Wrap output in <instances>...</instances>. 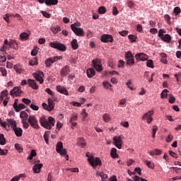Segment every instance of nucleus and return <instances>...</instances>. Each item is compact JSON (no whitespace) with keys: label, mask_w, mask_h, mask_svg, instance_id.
Returning a JSON list of instances; mask_svg holds the SVG:
<instances>
[{"label":"nucleus","mask_w":181,"mask_h":181,"mask_svg":"<svg viewBox=\"0 0 181 181\" xmlns=\"http://www.w3.org/2000/svg\"><path fill=\"white\" fill-rule=\"evenodd\" d=\"M40 124L43 128H46V116L42 115L40 117Z\"/></svg>","instance_id":"27"},{"label":"nucleus","mask_w":181,"mask_h":181,"mask_svg":"<svg viewBox=\"0 0 181 181\" xmlns=\"http://www.w3.org/2000/svg\"><path fill=\"white\" fill-rule=\"evenodd\" d=\"M71 45L74 50H77V49H78V42H77V40L76 39H74L71 42Z\"/></svg>","instance_id":"29"},{"label":"nucleus","mask_w":181,"mask_h":181,"mask_svg":"<svg viewBox=\"0 0 181 181\" xmlns=\"http://www.w3.org/2000/svg\"><path fill=\"white\" fill-rule=\"evenodd\" d=\"M161 40L166 43H170V41L172 40V37H170V35L168 34H165L164 35V36L161 37Z\"/></svg>","instance_id":"25"},{"label":"nucleus","mask_w":181,"mask_h":181,"mask_svg":"<svg viewBox=\"0 0 181 181\" xmlns=\"http://www.w3.org/2000/svg\"><path fill=\"white\" fill-rule=\"evenodd\" d=\"M135 59L137 62H145L148 60V55L144 53H139L135 55Z\"/></svg>","instance_id":"14"},{"label":"nucleus","mask_w":181,"mask_h":181,"mask_svg":"<svg viewBox=\"0 0 181 181\" xmlns=\"http://www.w3.org/2000/svg\"><path fill=\"white\" fill-rule=\"evenodd\" d=\"M30 107L32 108L33 110V111H38L39 110V106L32 103L30 105Z\"/></svg>","instance_id":"57"},{"label":"nucleus","mask_w":181,"mask_h":181,"mask_svg":"<svg viewBox=\"0 0 181 181\" xmlns=\"http://www.w3.org/2000/svg\"><path fill=\"white\" fill-rule=\"evenodd\" d=\"M5 144H6V140L5 139L4 134H0V145H5Z\"/></svg>","instance_id":"41"},{"label":"nucleus","mask_w":181,"mask_h":181,"mask_svg":"<svg viewBox=\"0 0 181 181\" xmlns=\"http://www.w3.org/2000/svg\"><path fill=\"white\" fill-rule=\"evenodd\" d=\"M26 108V106L25 105L20 103L19 105H17L15 107L14 110L16 112H19L21 110H25Z\"/></svg>","instance_id":"28"},{"label":"nucleus","mask_w":181,"mask_h":181,"mask_svg":"<svg viewBox=\"0 0 181 181\" xmlns=\"http://www.w3.org/2000/svg\"><path fill=\"white\" fill-rule=\"evenodd\" d=\"M126 63L127 66H134V64H135V60L134 59V58L126 59Z\"/></svg>","instance_id":"40"},{"label":"nucleus","mask_w":181,"mask_h":181,"mask_svg":"<svg viewBox=\"0 0 181 181\" xmlns=\"http://www.w3.org/2000/svg\"><path fill=\"white\" fill-rule=\"evenodd\" d=\"M47 103L48 105H46V111H49V112H50L54 110V105H56V103L52 98H49L47 99Z\"/></svg>","instance_id":"7"},{"label":"nucleus","mask_w":181,"mask_h":181,"mask_svg":"<svg viewBox=\"0 0 181 181\" xmlns=\"http://www.w3.org/2000/svg\"><path fill=\"white\" fill-rule=\"evenodd\" d=\"M129 59H134V55H132V53L129 51L125 54V59L128 60Z\"/></svg>","instance_id":"43"},{"label":"nucleus","mask_w":181,"mask_h":181,"mask_svg":"<svg viewBox=\"0 0 181 181\" xmlns=\"http://www.w3.org/2000/svg\"><path fill=\"white\" fill-rule=\"evenodd\" d=\"M23 93L21 88L18 87L14 88L12 90H11L10 94L11 95L16 96V97H19L21 94Z\"/></svg>","instance_id":"16"},{"label":"nucleus","mask_w":181,"mask_h":181,"mask_svg":"<svg viewBox=\"0 0 181 181\" xmlns=\"http://www.w3.org/2000/svg\"><path fill=\"white\" fill-rule=\"evenodd\" d=\"M157 131H158V126L154 125V126L153 127V131H152V132H153L152 137H153V138H155V135H156Z\"/></svg>","instance_id":"53"},{"label":"nucleus","mask_w":181,"mask_h":181,"mask_svg":"<svg viewBox=\"0 0 181 181\" xmlns=\"http://www.w3.org/2000/svg\"><path fill=\"white\" fill-rule=\"evenodd\" d=\"M29 124L31 127H34L35 129H39V124H37V120L34 116H30L28 119Z\"/></svg>","instance_id":"10"},{"label":"nucleus","mask_w":181,"mask_h":181,"mask_svg":"<svg viewBox=\"0 0 181 181\" xmlns=\"http://www.w3.org/2000/svg\"><path fill=\"white\" fill-rule=\"evenodd\" d=\"M59 4V0H46V5L49 6L52 5H57Z\"/></svg>","instance_id":"30"},{"label":"nucleus","mask_w":181,"mask_h":181,"mask_svg":"<svg viewBox=\"0 0 181 181\" xmlns=\"http://www.w3.org/2000/svg\"><path fill=\"white\" fill-rule=\"evenodd\" d=\"M45 74H43V71H39L37 73L33 74V77L37 80V81H39L40 84L43 83V77Z\"/></svg>","instance_id":"12"},{"label":"nucleus","mask_w":181,"mask_h":181,"mask_svg":"<svg viewBox=\"0 0 181 181\" xmlns=\"http://www.w3.org/2000/svg\"><path fill=\"white\" fill-rule=\"evenodd\" d=\"M78 117L77 113H74L71 115L70 120H69V123L71 124L72 127H76L77 126V123L74 121H76V119H78Z\"/></svg>","instance_id":"17"},{"label":"nucleus","mask_w":181,"mask_h":181,"mask_svg":"<svg viewBox=\"0 0 181 181\" xmlns=\"http://www.w3.org/2000/svg\"><path fill=\"white\" fill-rule=\"evenodd\" d=\"M110 155L112 158H117L118 154H117V148H112L110 151Z\"/></svg>","instance_id":"39"},{"label":"nucleus","mask_w":181,"mask_h":181,"mask_svg":"<svg viewBox=\"0 0 181 181\" xmlns=\"http://www.w3.org/2000/svg\"><path fill=\"white\" fill-rule=\"evenodd\" d=\"M56 151L57 153H60L62 156H64V155H67V150L66 148H63V142L59 141L57 144Z\"/></svg>","instance_id":"3"},{"label":"nucleus","mask_w":181,"mask_h":181,"mask_svg":"<svg viewBox=\"0 0 181 181\" xmlns=\"http://www.w3.org/2000/svg\"><path fill=\"white\" fill-rule=\"evenodd\" d=\"M153 115V110H150L148 112L145 113L141 117L142 119H147L148 124H151L153 121L152 116Z\"/></svg>","instance_id":"9"},{"label":"nucleus","mask_w":181,"mask_h":181,"mask_svg":"<svg viewBox=\"0 0 181 181\" xmlns=\"http://www.w3.org/2000/svg\"><path fill=\"white\" fill-rule=\"evenodd\" d=\"M36 151L35 150H31L30 156L27 158V159H29L30 160H32L35 156H36Z\"/></svg>","instance_id":"38"},{"label":"nucleus","mask_w":181,"mask_h":181,"mask_svg":"<svg viewBox=\"0 0 181 181\" xmlns=\"http://www.w3.org/2000/svg\"><path fill=\"white\" fill-rule=\"evenodd\" d=\"M37 65V58L35 57L34 59L30 61V66H36Z\"/></svg>","instance_id":"44"},{"label":"nucleus","mask_w":181,"mask_h":181,"mask_svg":"<svg viewBox=\"0 0 181 181\" xmlns=\"http://www.w3.org/2000/svg\"><path fill=\"white\" fill-rule=\"evenodd\" d=\"M163 33H166V31H165L163 29H160L158 31V37L162 39L163 37Z\"/></svg>","instance_id":"56"},{"label":"nucleus","mask_w":181,"mask_h":181,"mask_svg":"<svg viewBox=\"0 0 181 181\" xmlns=\"http://www.w3.org/2000/svg\"><path fill=\"white\" fill-rule=\"evenodd\" d=\"M39 48L37 47H34L33 50L31 51V56H36L37 54V52Z\"/></svg>","instance_id":"45"},{"label":"nucleus","mask_w":181,"mask_h":181,"mask_svg":"<svg viewBox=\"0 0 181 181\" xmlns=\"http://www.w3.org/2000/svg\"><path fill=\"white\" fill-rule=\"evenodd\" d=\"M168 93H169V90H168V89H164L160 94L161 98H165H165H167Z\"/></svg>","instance_id":"42"},{"label":"nucleus","mask_w":181,"mask_h":181,"mask_svg":"<svg viewBox=\"0 0 181 181\" xmlns=\"http://www.w3.org/2000/svg\"><path fill=\"white\" fill-rule=\"evenodd\" d=\"M71 29L76 36H83L84 35V30L81 28H77L76 24H71Z\"/></svg>","instance_id":"4"},{"label":"nucleus","mask_w":181,"mask_h":181,"mask_svg":"<svg viewBox=\"0 0 181 181\" xmlns=\"http://www.w3.org/2000/svg\"><path fill=\"white\" fill-rule=\"evenodd\" d=\"M7 153H8V150H6V149L3 150V149L0 148V155L5 156Z\"/></svg>","instance_id":"64"},{"label":"nucleus","mask_w":181,"mask_h":181,"mask_svg":"<svg viewBox=\"0 0 181 181\" xmlns=\"http://www.w3.org/2000/svg\"><path fill=\"white\" fill-rule=\"evenodd\" d=\"M173 140V136H172V134H169L166 139V142L169 144V142H172Z\"/></svg>","instance_id":"63"},{"label":"nucleus","mask_w":181,"mask_h":181,"mask_svg":"<svg viewBox=\"0 0 181 181\" xmlns=\"http://www.w3.org/2000/svg\"><path fill=\"white\" fill-rule=\"evenodd\" d=\"M20 39L21 40H28L29 39V34L26 33H23L20 35Z\"/></svg>","instance_id":"36"},{"label":"nucleus","mask_w":181,"mask_h":181,"mask_svg":"<svg viewBox=\"0 0 181 181\" xmlns=\"http://www.w3.org/2000/svg\"><path fill=\"white\" fill-rule=\"evenodd\" d=\"M22 102L25 103L26 105H29V104H30V103H32V100H30V99L28 98H23Z\"/></svg>","instance_id":"59"},{"label":"nucleus","mask_w":181,"mask_h":181,"mask_svg":"<svg viewBox=\"0 0 181 181\" xmlns=\"http://www.w3.org/2000/svg\"><path fill=\"white\" fill-rule=\"evenodd\" d=\"M86 157L88 158V162H89L90 165H91L92 168H97V166H101L103 165V163L101 162V160L100 158H94L93 156L90 157V153H86Z\"/></svg>","instance_id":"1"},{"label":"nucleus","mask_w":181,"mask_h":181,"mask_svg":"<svg viewBox=\"0 0 181 181\" xmlns=\"http://www.w3.org/2000/svg\"><path fill=\"white\" fill-rule=\"evenodd\" d=\"M92 66L97 71H103V65H101V60L95 59L92 61Z\"/></svg>","instance_id":"5"},{"label":"nucleus","mask_w":181,"mask_h":181,"mask_svg":"<svg viewBox=\"0 0 181 181\" xmlns=\"http://www.w3.org/2000/svg\"><path fill=\"white\" fill-rule=\"evenodd\" d=\"M22 124L23 125V128L28 129L29 128V123L26 122V120H22Z\"/></svg>","instance_id":"60"},{"label":"nucleus","mask_w":181,"mask_h":181,"mask_svg":"<svg viewBox=\"0 0 181 181\" xmlns=\"http://www.w3.org/2000/svg\"><path fill=\"white\" fill-rule=\"evenodd\" d=\"M101 42H103V43H112V42H114V38L112 37V35H108V34H103L101 36V39H100Z\"/></svg>","instance_id":"6"},{"label":"nucleus","mask_w":181,"mask_h":181,"mask_svg":"<svg viewBox=\"0 0 181 181\" xmlns=\"http://www.w3.org/2000/svg\"><path fill=\"white\" fill-rule=\"evenodd\" d=\"M57 90L58 91V93H60L61 94L69 95V91L67 90V89H66V88L63 86H57Z\"/></svg>","instance_id":"20"},{"label":"nucleus","mask_w":181,"mask_h":181,"mask_svg":"<svg viewBox=\"0 0 181 181\" xmlns=\"http://www.w3.org/2000/svg\"><path fill=\"white\" fill-rule=\"evenodd\" d=\"M7 122L9 123V125H11L12 129H13L14 128H16V122L12 119H7Z\"/></svg>","instance_id":"31"},{"label":"nucleus","mask_w":181,"mask_h":181,"mask_svg":"<svg viewBox=\"0 0 181 181\" xmlns=\"http://www.w3.org/2000/svg\"><path fill=\"white\" fill-rule=\"evenodd\" d=\"M103 119L105 122H110V116L107 114L103 115Z\"/></svg>","instance_id":"61"},{"label":"nucleus","mask_w":181,"mask_h":181,"mask_svg":"<svg viewBox=\"0 0 181 181\" xmlns=\"http://www.w3.org/2000/svg\"><path fill=\"white\" fill-rule=\"evenodd\" d=\"M98 12L101 14L105 13V12H107V9L104 6H100L98 9Z\"/></svg>","instance_id":"54"},{"label":"nucleus","mask_w":181,"mask_h":181,"mask_svg":"<svg viewBox=\"0 0 181 181\" xmlns=\"http://www.w3.org/2000/svg\"><path fill=\"white\" fill-rule=\"evenodd\" d=\"M9 42H10V45L11 46V48L16 50V49H18V43H16V41L13 40H10Z\"/></svg>","instance_id":"37"},{"label":"nucleus","mask_w":181,"mask_h":181,"mask_svg":"<svg viewBox=\"0 0 181 181\" xmlns=\"http://www.w3.org/2000/svg\"><path fill=\"white\" fill-rule=\"evenodd\" d=\"M7 122L9 123V125H11L12 129H13L14 128H16V122L12 119H7Z\"/></svg>","instance_id":"32"},{"label":"nucleus","mask_w":181,"mask_h":181,"mask_svg":"<svg viewBox=\"0 0 181 181\" xmlns=\"http://www.w3.org/2000/svg\"><path fill=\"white\" fill-rule=\"evenodd\" d=\"M42 168H43V164H35L33 168V170L34 171V173H39Z\"/></svg>","instance_id":"23"},{"label":"nucleus","mask_w":181,"mask_h":181,"mask_svg":"<svg viewBox=\"0 0 181 181\" xmlns=\"http://www.w3.org/2000/svg\"><path fill=\"white\" fill-rule=\"evenodd\" d=\"M164 18L165 21H167L168 25H171L172 22L170 21V15H165Z\"/></svg>","instance_id":"52"},{"label":"nucleus","mask_w":181,"mask_h":181,"mask_svg":"<svg viewBox=\"0 0 181 181\" xmlns=\"http://www.w3.org/2000/svg\"><path fill=\"white\" fill-rule=\"evenodd\" d=\"M28 113H26L25 111H22L20 113V117L21 118L22 121H26V119H28Z\"/></svg>","instance_id":"33"},{"label":"nucleus","mask_w":181,"mask_h":181,"mask_svg":"<svg viewBox=\"0 0 181 181\" xmlns=\"http://www.w3.org/2000/svg\"><path fill=\"white\" fill-rule=\"evenodd\" d=\"M169 103L173 104L176 101V98L172 94L169 95Z\"/></svg>","instance_id":"50"},{"label":"nucleus","mask_w":181,"mask_h":181,"mask_svg":"<svg viewBox=\"0 0 181 181\" xmlns=\"http://www.w3.org/2000/svg\"><path fill=\"white\" fill-rule=\"evenodd\" d=\"M129 37V40H130V42L132 43L134 42H136V36L134 35H129L128 36Z\"/></svg>","instance_id":"46"},{"label":"nucleus","mask_w":181,"mask_h":181,"mask_svg":"<svg viewBox=\"0 0 181 181\" xmlns=\"http://www.w3.org/2000/svg\"><path fill=\"white\" fill-rule=\"evenodd\" d=\"M78 145L81 146V148H86V146H87V144L86 143L84 138L80 137L78 139Z\"/></svg>","instance_id":"22"},{"label":"nucleus","mask_w":181,"mask_h":181,"mask_svg":"<svg viewBox=\"0 0 181 181\" xmlns=\"http://www.w3.org/2000/svg\"><path fill=\"white\" fill-rule=\"evenodd\" d=\"M146 166L149 168L150 169H153L155 168V165L153 163H151V161L146 160L145 162Z\"/></svg>","instance_id":"51"},{"label":"nucleus","mask_w":181,"mask_h":181,"mask_svg":"<svg viewBox=\"0 0 181 181\" xmlns=\"http://www.w3.org/2000/svg\"><path fill=\"white\" fill-rule=\"evenodd\" d=\"M113 141L114 145L117 149H121V148H122V139H121V136H115Z\"/></svg>","instance_id":"11"},{"label":"nucleus","mask_w":181,"mask_h":181,"mask_svg":"<svg viewBox=\"0 0 181 181\" xmlns=\"http://www.w3.org/2000/svg\"><path fill=\"white\" fill-rule=\"evenodd\" d=\"M11 48H12L11 46V42L7 39H6L3 46L0 49V52H6V50H9Z\"/></svg>","instance_id":"15"},{"label":"nucleus","mask_w":181,"mask_h":181,"mask_svg":"<svg viewBox=\"0 0 181 181\" xmlns=\"http://www.w3.org/2000/svg\"><path fill=\"white\" fill-rule=\"evenodd\" d=\"M63 57L62 56H56L54 57L53 58H49L46 60V66L47 67H50L53 63L55 62H57L58 60H62Z\"/></svg>","instance_id":"8"},{"label":"nucleus","mask_w":181,"mask_h":181,"mask_svg":"<svg viewBox=\"0 0 181 181\" xmlns=\"http://www.w3.org/2000/svg\"><path fill=\"white\" fill-rule=\"evenodd\" d=\"M96 176H100L103 181H106L108 175L103 172H97Z\"/></svg>","instance_id":"26"},{"label":"nucleus","mask_w":181,"mask_h":181,"mask_svg":"<svg viewBox=\"0 0 181 181\" xmlns=\"http://www.w3.org/2000/svg\"><path fill=\"white\" fill-rule=\"evenodd\" d=\"M50 47H53V49H57V50H59L60 52H66V45L57 42H51L49 43Z\"/></svg>","instance_id":"2"},{"label":"nucleus","mask_w":181,"mask_h":181,"mask_svg":"<svg viewBox=\"0 0 181 181\" xmlns=\"http://www.w3.org/2000/svg\"><path fill=\"white\" fill-rule=\"evenodd\" d=\"M6 95H8V90H4L1 93V96H0V100H4V98H5V97H6Z\"/></svg>","instance_id":"49"},{"label":"nucleus","mask_w":181,"mask_h":181,"mask_svg":"<svg viewBox=\"0 0 181 181\" xmlns=\"http://www.w3.org/2000/svg\"><path fill=\"white\" fill-rule=\"evenodd\" d=\"M162 151L159 149H154L153 151H149V155L153 156V155H160Z\"/></svg>","instance_id":"34"},{"label":"nucleus","mask_w":181,"mask_h":181,"mask_svg":"<svg viewBox=\"0 0 181 181\" xmlns=\"http://www.w3.org/2000/svg\"><path fill=\"white\" fill-rule=\"evenodd\" d=\"M86 74L88 78H91V77H94V76H95V70L93 68H89L86 71Z\"/></svg>","instance_id":"21"},{"label":"nucleus","mask_w":181,"mask_h":181,"mask_svg":"<svg viewBox=\"0 0 181 181\" xmlns=\"http://www.w3.org/2000/svg\"><path fill=\"white\" fill-rule=\"evenodd\" d=\"M28 86L29 87H31V88H33V90H37L39 88V86L36 84V81L33 79H28Z\"/></svg>","instance_id":"19"},{"label":"nucleus","mask_w":181,"mask_h":181,"mask_svg":"<svg viewBox=\"0 0 181 181\" xmlns=\"http://www.w3.org/2000/svg\"><path fill=\"white\" fill-rule=\"evenodd\" d=\"M46 93H47V94L51 95L52 98H54V93H53V91H52L50 88H46Z\"/></svg>","instance_id":"58"},{"label":"nucleus","mask_w":181,"mask_h":181,"mask_svg":"<svg viewBox=\"0 0 181 181\" xmlns=\"http://www.w3.org/2000/svg\"><path fill=\"white\" fill-rule=\"evenodd\" d=\"M56 120L52 117H49L48 120L46 121V129H52V127H54Z\"/></svg>","instance_id":"13"},{"label":"nucleus","mask_w":181,"mask_h":181,"mask_svg":"<svg viewBox=\"0 0 181 181\" xmlns=\"http://www.w3.org/2000/svg\"><path fill=\"white\" fill-rule=\"evenodd\" d=\"M119 35H120V36L125 37L127 35H128V30L119 31Z\"/></svg>","instance_id":"62"},{"label":"nucleus","mask_w":181,"mask_h":181,"mask_svg":"<svg viewBox=\"0 0 181 181\" xmlns=\"http://www.w3.org/2000/svg\"><path fill=\"white\" fill-rule=\"evenodd\" d=\"M69 73H70V67L69 66L66 65L61 69L60 74L63 77H65V76H67V74H69Z\"/></svg>","instance_id":"18"},{"label":"nucleus","mask_w":181,"mask_h":181,"mask_svg":"<svg viewBox=\"0 0 181 181\" xmlns=\"http://www.w3.org/2000/svg\"><path fill=\"white\" fill-rule=\"evenodd\" d=\"M60 30H62V28H60V27H59V26L51 28V32H52V33H54V35H56V33H59V32H60Z\"/></svg>","instance_id":"35"},{"label":"nucleus","mask_w":181,"mask_h":181,"mask_svg":"<svg viewBox=\"0 0 181 181\" xmlns=\"http://www.w3.org/2000/svg\"><path fill=\"white\" fill-rule=\"evenodd\" d=\"M0 71L1 72L3 77H6V74H8V72L6 71V69L4 67H0Z\"/></svg>","instance_id":"47"},{"label":"nucleus","mask_w":181,"mask_h":181,"mask_svg":"<svg viewBox=\"0 0 181 181\" xmlns=\"http://www.w3.org/2000/svg\"><path fill=\"white\" fill-rule=\"evenodd\" d=\"M146 66L147 67H150V69H153V61H152V59H149L147 61L146 63Z\"/></svg>","instance_id":"48"},{"label":"nucleus","mask_w":181,"mask_h":181,"mask_svg":"<svg viewBox=\"0 0 181 181\" xmlns=\"http://www.w3.org/2000/svg\"><path fill=\"white\" fill-rule=\"evenodd\" d=\"M13 130L14 131L15 134L16 135V136H18V137H21L22 136L23 132V130H22V129L21 127H18L14 128Z\"/></svg>","instance_id":"24"},{"label":"nucleus","mask_w":181,"mask_h":181,"mask_svg":"<svg viewBox=\"0 0 181 181\" xmlns=\"http://www.w3.org/2000/svg\"><path fill=\"white\" fill-rule=\"evenodd\" d=\"M15 148H16V151H18L19 153H21L23 151V148H22V147H21V145L19 144H16Z\"/></svg>","instance_id":"55"}]
</instances>
